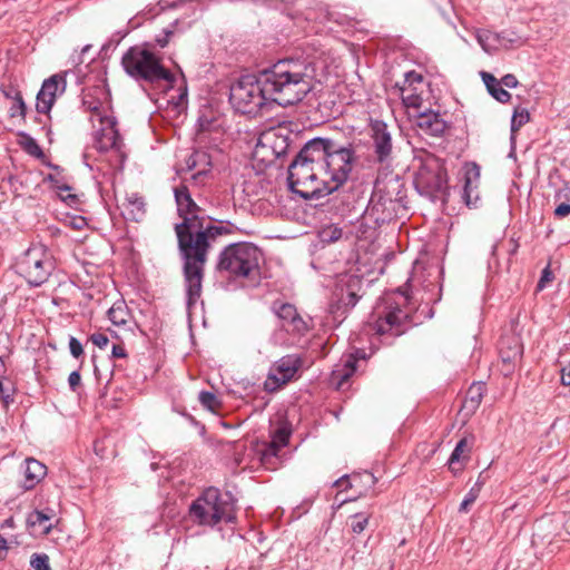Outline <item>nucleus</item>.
Listing matches in <instances>:
<instances>
[{"mask_svg":"<svg viewBox=\"0 0 570 570\" xmlns=\"http://www.w3.org/2000/svg\"><path fill=\"white\" fill-rule=\"evenodd\" d=\"M311 58H286L258 75L242 76L232 87L229 100L242 114H256L269 100L282 107L302 101L316 83Z\"/></svg>","mask_w":570,"mask_h":570,"instance_id":"1","label":"nucleus"},{"mask_svg":"<svg viewBox=\"0 0 570 570\" xmlns=\"http://www.w3.org/2000/svg\"><path fill=\"white\" fill-rule=\"evenodd\" d=\"M236 229L230 222H222L219 225L203 224L193 238L188 236V243L181 253L188 307L200 297L204 267L213 242L219 235L234 234Z\"/></svg>","mask_w":570,"mask_h":570,"instance_id":"2","label":"nucleus"},{"mask_svg":"<svg viewBox=\"0 0 570 570\" xmlns=\"http://www.w3.org/2000/svg\"><path fill=\"white\" fill-rule=\"evenodd\" d=\"M121 65L127 75L137 81L150 85L164 82L166 87L175 82V76L163 66L161 59L146 48L130 47L122 56Z\"/></svg>","mask_w":570,"mask_h":570,"instance_id":"3","label":"nucleus"},{"mask_svg":"<svg viewBox=\"0 0 570 570\" xmlns=\"http://www.w3.org/2000/svg\"><path fill=\"white\" fill-rule=\"evenodd\" d=\"M261 261L262 252L253 243H233L219 253L216 269L229 278H249L257 274Z\"/></svg>","mask_w":570,"mask_h":570,"instance_id":"4","label":"nucleus"},{"mask_svg":"<svg viewBox=\"0 0 570 570\" xmlns=\"http://www.w3.org/2000/svg\"><path fill=\"white\" fill-rule=\"evenodd\" d=\"M191 519L202 525L214 527L220 521L234 522V503L229 498L224 499L216 488H209L196 499L190 508Z\"/></svg>","mask_w":570,"mask_h":570,"instance_id":"5","label":"nucleus"},{"mask_svg":"<svg viewBox=\"0 0 570 570\" xmlns=\"http://www.w3.org/2000/svg\"><path fill=\"white\" fill-rule=\"evenodd\" d=\"M288 186L304 199H318L325 193L327 183L322 171L296 156L288 167Z\"/></svg>","mask_w":570,"mask_h":570,"instance_id":"6","label":"nucleus"},{"mask_svg":"<svg viewBox=\"0 0 570 570\" xmlns=\"http://www.w3.org/2000/svg\"><path fill=\"white\" fill-rule=\"evenodd\" d=\"M174 195L177 213L183 218L181 223L175 225L179 250L183 253L188 243V236L193 238L203 225L204 217L200 215L204 210L191 198L190 191L185 184L175 187Z\"/></svg>","mask_w":570,"mask_h":570,"instance_id":"7","label":"nucleus"},{"mask_svg":"<svg viewBox=\"0 0 570 570\" xmlns=\"http://www.w3.org/2000/svg\"><path fill=\"white\" fill-rule=\"evenodd\" d=\"M414 185L421 195L431 198L444 196L448 190V177L442 160L432 154H424L420 158Z\"/></svg>","mask_w":570,"mask_h":570,"instance_id":"8","label":"nucleus"},{"mask_svg":"<svg viewBox=\"0 0 570 570\" xmlns=\"http://www.w3.org/2000/svg\"><path fill=\"white\" fill-rule=\"evenodd\" d=\"M17 267L30 286L38 287L48 281L55 262L43 245H32L20 257Z\"/></svg>","mask_w":570,"mask_h":570,"instance_id":"9","label":"nucleus"},{"mask_svg":"<svg viewBox=\"0 0 570 570\" xmlns=\"http://www.w3.org/2000/svg\"><path fill=\"white\" fill-rule=\"evenodd\" d=\"M355 161L354 149L342 147L334 141V148L328 153L326 163L323 164V176L327 183L325 193L337 190L348 178Z\"/></svg>","mask_w":570,"mask_h":570,"instance_id":"10","label":"nucleus"},{"mask_svg":"<svg viewBox=\"0 0 570 570\" xmlns=\"http://www.w3.org/2000/svg\"><path fill=\"white\" fill-rule=\"evenodd\" d=\"M278 318L281 327L291 334L304 335L308 331L307 322L298 313L295 305L282 301H275L271 307Z\"/></svg>","mask_w":570,"mask_h":570,"instance_id":"11","label":"nucleus"},{"mask_svg":"<svg viewBox=\"0 0 570 570\" xmlns=\"http://www.w3.org/2000/svg\"><path fill=\"white\" fill-rule=\"evenodd\" d=\"M301 364V358L296 355H286L279 358L269 371L265 381V389L275 391L289 382L297 373Z\"/></svg>","mask_w":570,"mask_h":570,"instance_id":"12","label":"nucleus"},{"mask_svg":"<svg viewBox=\"0 0 570 570\" xmlns=\"http://www.w3.org/2000/svg\"><path fill=\"white\" fill-rule=\"evenodd\" d=\"M99 121L101 128L96 132L95 148L101 153L109 150L120 153L124 144L117 128L116 119L106 115L101 117Z\"/></svg>","mask_w":570,"mask_h":570,"instance_id":"13","label":"nucleus"},{"mask_svg":"<svg viewBox=\"0 0 570 570\" xmlns=\"http://www.w3.org/2000/svg\"><path fill=\"white\" fill-rule=\"evenodd\" d=\"M66 87V78L60 73H56L46 79L37 95V111L40 114H48L51 110L57 97L65 92Z\"/></svg>","mask_w":570,"mask_h":570,"instance_id":"14","label":"nucleus"},{"mask_svg":"<svg viewBox=\"0 0 570 570\" xmlns=\"http://www.w3.org/2000/svg\"><path fill=\"white\" fill-rule=\"evenodd\" d=\"M374 154L380 163L392 158L393 139L389 126L382 120H372L370 124Z\"/></svg>","mask_w":570,"mask_h":570,"instance_id":"15","label":"nucleus"},{"mask_svg":"<svg viewBox=\"0 0 570 570\" xmlns=\"http://www.w3.org/2000/svg\"><path fill=\"white\" fill-rule=\"evenodd\" d=\"M292 434L291 428L287 423H282L273 433L272 440L268 443H263L257 449L261 462L271 468L274 464L273 460L278 458L279 451L288 444Z\"/></svg>","mask_w":570,"mask_h":570,"instance_id":"16","label":"nucleus"},{"mask_svg":"<svg viewBox=\"0 0 570 570\" xmlns=\"http://www.w3.org/2000/svg\"><path fill=\"white\" fill-rule=\"evenodd\" d=\"M334 148V140L316 137L305 144L298 153V157L309 165L323 171V164L326 163L328 153Z\"/></svg>","mask_w":570,"mask_h":570,"instance_id":"17","label":"nucleus"},{"mask_svg":"<svg viewBox=\"0 0 570 570\" xmlns=\"http://www.w3.org/2000/svg\"><path fill=\"white\" fill-rule=\"evenodd\" d=\"M277 134L274 130L263 132L255 146L253 156L255 159L261 160L265 164H272L277 158L283 156L287 149L286 139H281L279 149H275L274 144L277 141Z\"/></svg>","mask_w":570,"mask_h":570,"instance_id":"18","label":"nucleus"},{"mask_svg":"<svg viewBox=\"0 0 570 570\" xmlns=\"http://www.w3.org/2000/svg\"><path fill=\"white\" fill-rule=\"evenodd\" d=\"M406 317V313L400 307L389 306L385 311L379 313L373 328L379 335L400 336L404 332L403 323Z\"/></svg>","mask_w":570,"mask_h":570,"instance_id":"19","label":"nucleus"},{"mask_svg":"<svg viewBox=\"0 0 570 570\" xmlns=\"http://www.w3.org/2000/svg\"><path fill=\"white\" fill-rule=\"evenodd\" d=\"M366 213L375 223H385L394 216L395 202L391 197L383 196L381 190H375L370 199Z\"/></svg>","mask_w":570,"mask_h":570,"instance_id":"20","label":"nucleus"},{"mask_svg":"<svg viewBox=\"0 0 570 570\" xmlns=\"http://www.w3.org/2000/svg\"><path fill=\"white\" fill-rule=\"evenodd\" d=\"M499 354L504 364L509 366L508 371L522 356V344L518 336H504L499 342Z\"/></svg>","mask_w":570,"mask_h":570,"instance_id":"21","label":"nucleus"},{"mask_svg":"<svg viewBox=\"0 0 570 570\" xmlns=\"http://www.w3.org/2000/svg\"><path fill=\"white\" fill-rule=\"evenodd\" d=\"M416 126L422 132L429 136L439 137L446 129V122L442 119L439 112L429 110L417 115Z\"/></svg>","mask_w":570,"mask_h":570,"instance_id":"22","label":"nucleus"},{"mask_svg":"<svg viewBox=\"0 0 570 570\" xmlns=\"http://www.w3.org/2000/svg\"><path fill=\"white\" fill-rule=\"evenodd\" d=\"M480 178V168L476 164H472L465 173L464 187L462 198L466 206L471 207L476 204L479 196L475 194L478 181Z\"/></svg>","mask_w":570,"mask_h":570,"instance_id":"23","label":"nucleus"},{"mask_svg":"<svg viewBox=\"0 0 570 570\" xmlns=\"http://www.w3.org/2000/svg\"><path fill=\"white\" fill-rule=\"evenodd\" d=\"M24 481L23 487L27 490L33 489L47 474V468L40 461L28 458L24 460Z\"/></svg>","mask_w":570,"mask_h":570,"instance_id":"24","label":"nucleus"},{"mask_svg":"<svg viewBox=\"0 0 570 570\" xmlns=\"http://www.w3.org/2000/svg\"><path fill=\"white\" fill-rule=\"evenodd\" d=\"M53 510H35L27 518L28 527L37 533L47 534L52 529Z\"/></svg>","mask_w":570,"mask_h":570,"instance_id":"25","label":"nucleus"},{"mask_svg":"<svg viewBox=\"0 0 570 570\" xmlns=\"http://www.w3.org/2000/svg\"><path fill=\"white\" fill-rule=\"evenodd\" d=\"M470 452L471 446L469 445L466 438L461 439L450 455L448 461L449 469L454 473L461 471L463 463L470 458Z\"/></svg>","mask_w":570,"mask_h":570,"instance_id":"26","label":"nucleus"},{"mask_svg":"<svg viewBox=\"0 0 570 570\" xmlns=\"http://www.w3.org/2000/svg\"><path fill=\"white\" fill-rule=\"evenodd\" d=\"M124 215L131 220L139 222L145 215V203L141 197L132 195L122 204Z\"/></svg>","mask_w":570,"mask_h":570,"instance_id":"27","label":"nucleus"},{"mask_svg":"<svg viewBox=\"0 0 570 570\" xmlns=\"http://www.w3.org/2000/svg\"><path fill=\"white\" fill-rule=\"evenodd\" d=\"M484 393V386L481 383H474L468 390L466 396L462 403V410L466 413H473L480 406Z\"/></svg>","mask_w":570,"mask_h":570,"instance_id":"28","label":"nucleus"},{"mask_svg":"<svg viewBox=\"0 0 570 570\" xmlns=\"http://www.w3.org/2000/svg\"><path fill=\"white\" fill-rule=\"evenodd\" d=\"M475 37L479 45L488 53H492L501 49L498 32H492L490 30H478Z\"/></svg>","mask_w":570,"mask_h":570,"instance_id":"29","label":"nucleus"},{"mask_svg":"<svg viewBox=\"0 0 570 570\" xmlns=\"http://www.w3.org/2000/svg\"><path fill=\"white\" fill-rule=\"evenodd\" d=\"M97 96H106V92L102 88H95L94 94L88 91L83 95L82 104L83 106L90 110L95 116L99 119L102 116L104 102Z\"/></svg>","mask_w":570,"mask_h":570,"instance_id":"30","label":"nucleus"},{"mask_svg":"<svg viewBox=\"0 0 570 570\" xmlns=\"http://www.w3.org/2000/svg\"><path fill=\"white\" fill-rule=\"evenodd\" d=\"M109 321L115 325H125L127 323L128 312L122 302L115 303L107 312Z\"/></svg>","mask_w":570,"mask_h":570,"instance_id":"31","label":"nucleus"},{"mask_svg":"<svg viewBox=\"0 0 570 570\" xmlns=\"http://www.w3.org/2000/svg\"><path fill=\"white\" fill-rule=\"evenodd\" d=\"M343 235V230L335 224H328L322 227L318 232V238L324 244H332L337 242Z\"/></svg>","mask_w":570,"mask_h":570,"instance_id":"32","label":"nucleus"},{"mask_svg":"<svg viewBox=\"0 0 570 570\" xmlns=\"http://www.w3.org/2000/svg\"><path fill=\"white\" fill-rule=\"evenodd\" d=\"M357 479H361L364 483L370 485H374L376 481L375 476L372 473L365 472L360 476H354L352 481L348 479L347 475H344L336 480L333 485L336 488H341L343 490H347L353 487V482L357 481Z\"/></svg>","mask_w":570,"mask_h":570,"instance_id":"33","label":"nucleus"},{"mask_svg":"<svg viewBox=\"0 0 570 570\" xmlns=\"http://www.w3.org/2000/svg\"><path fill=\"white\" fill-rule=\"evenodd\" d=\"M370 514L360 512L348 518V525L353 533H362L368 524Z\"/></svg>","mask_w":570,"mask_h":570,"instance_id":"34","label":"nucleus"},{"mask_svg":"<svg viewBox=\"0 0 570 570\" xmlns=\"http://www.w3.org/2000/svg\"><path fill=\"white\" fill-rule=\"evenodd\" d=\"M501 49H512L522 45V39L513 31L499 32Z\"/></svg>","mask_w":570,"mask_h":570,"instance_id":"35","label":"nucleus"},{"mask_svg":"<svg viewBox=\"0 0 570 570\" xmlns=\"http://www.w3.org/2000/svg\"><path fill=\"white\" fill-rule=\"evenodd\" d=\"M14 386L7 377H0V399L4 405L13 402Z\"/></svg>","mask_w":570,"mask_h":570,"instance_id":"36","label":"nucleus"},{"mask_svg":"<svg viewBox=\"0 0 570 570\" xmlns=\"http://www.w3.org/2000/svg\"><path fill=\"white\" fill-rule=\"evenodd\" d=\"M355 363H356V360L352 355H350L347 357V360L345 361L344 368L342 371L341 370L334 371V375L340 377L338 385H342L344 382H346L350 379V376L353 375V373L355 372Z\"/></svg>","mask_w":570,"mask_h":570,"instance_id":"37","label":"nucleus"},{"mask_svg":"<svg viewBox=\"0 0 570 570\" xmlns=\"http://www.w3.org/2000/svg\"><path fill=\"white\" fill-rule=\"evenodd\" d=\"M530 120V114L524 108H517L511 119V131H518L523 125Z\"/></svg>","mask_w":570,"mask_h":570,"instance_id":"38","label":"nucleus"},{"mask_svg":"<svg viewBox=\"0 0 570 570\" xmlns=\"http://www.w3.org/2000/svg\"><path fill=\"white\" fill-rule=\"evenodd\" d=\"M481 491V484L475 483L466 493L459 507L460 512H468L469 508L475 502Z\"/></svg>","mask_w":570,"mask_h":570,"instance_id":"39","label":"nucleus"},{"mask_svg":"<svg viewBox=\"0 0 570 570\" xmlns=\"http://www.w3.org/2000/svg\"><path fill=\"white\" fill-rule=\"evenodd\" d=\"M23 141H22V148L26 153H28L29 155L36 157V158H41L43 157V151L41 149V147L39 146V144L36 141V139H33L32 137L28 136V135H23Z\"/></svg>","mask_w":570,"mask_h":570,"instance_id":"40","label":"nucleus"},{"mask_svg":"<svg viewBox=\"0 0 570 570\" xmlns=\"http://www.w3.org/2000/svg\"><path fill=\"white\" fill-rule=\"evenodd\" d=\"M502 86L501 80H498L497 86H492L488 91L498 101L508 102L511 99V95Z\"/></svg>","mask_w":570,"mask_h":570,"instance_id":"41","label":"nucleus"},{"mask_svg":"<svg viewBox=\"0 0 570 570\" xmlns=\"http://www.w3.org/2000/svg\"><path fill=\"white\" fill-rule=\"evenodd\" d=\"M9 115L12 118H14V117L24 118V116H26V105H24V101H23L22 96L20 94L16 95L14 104L11 106V108L9 110Z\"/></svg>","mask_w":570,"mask_h":570,"instance_id":"42","label":"nucleus"},{"mask_svg":"<svg viewBox=\"0 0 570 570\" xmlns=\"http://www.w3.org/2000/svg\"><path fill=\"white\" fill-rule=\"evenodd\" d=\"M199 401L202 405L208 410H214L219 404L216 395L208 391L199 393Z\"/></svg>","mask_w":570,"mask_h":570,"instance_id":"43","label":"nucleus"},{"mask_svg":"<svg viewBox=\"0 0 570 570\" xmlns=\"http://www.w3.org/2000/svg\"><path fill=\"white\" fill-rule=\"evenodd\" d=\"M60 193V198L66 202L68 205H75L78 202V197L75 194H70L71 187L69 185L62 184L57 185L56 187Z\"/></svg>","mask_w":570,"mask_h":570,"instance_id":"44","label":"nucleus"},{"mask_svg":"<svg viewBox=\"0 0 570 570\" xmlns=\"http://www.w3.org/2000/svg\"><path fill=\"white\" fill-rule=\"evenodd\" d=\"M31 566L35 570H50L49 558L47 554H33Z\"/></svg>","mask_w":570,"mask_h":570,"instance_id":"45","label":"nucleus"},{"mask_svg":"<svg viewBox=\"0 0 570 570\" xmlns=\"http://www.w3.org/2000/svg\"><path fill=\"white\" fill-rule=\"evenodd\" d=\"M69 350L71 355L76 358L83 353L82 344L76 337H70Z\"/></svg>","mask_w":570,"mask_h":570,"instance_id":"46","label":"nucleus"},{"mask_svg":"<svg viewBox=\"0 0 570 570\" xmlns=\"http://www.w3.org/2000/svg\"><path fill=\"white\" fill-rule=\"evenodd\" d=\"M406 89L402 88V100L407 107H417L419 106V96L414 94H406Z\"/></svg>","mask_w":570,"mask_h":570,"instance_id":"47","label":"nucleus"},{"mask_svg":"<svg viewBox=\"0 0 570 570\" xmlns=\"http://www.w3.org/2000/svg\"><path fill=\"white\" fill-rule=\"evenodd\" d=\"M68 384L72 392H77L78 387L81 384V376L78 371H73L69 374Z\"/></svg>","mask_w":570,"mask_h":570,"instance_id":"48","label":"nucleus"},{"mask_svg":"<svg viewBox=\"0 0 570 570\" xmlns=\"http://www.w3.org/2000/svg\"><path fill=\"white\" fill-rule=\"evenodd\" d=\"M90 341L96 346H98L100 348H104L105 346H107V344L109 342V338L107 337V335H105L102 333H94L90 336Z\"/></svg>","mask_w":570,"mask_h":570,"instance_id":"49","label":"nucleus"},{"mask_svg":"<svg viewBox=\"0 0 570 570\" xmlns=\"http://www.w3.org/2000/svg\"><path fill=\"white\" fill-rule=\"evenodd\" d=\"M553 278L552 272L549 269V267H546L542 271L541 277L538 282V289L541 291L546 287L548 283H550Z\"/></svg>","mask_w":570,"mask_h":570,"instance_id":"50","label":"nucleus"},{"mask_svg":"<svg viewBox=\"0 0 570 570\" xmlns=\"http://www.w3.org/2000/svg\"><path fill=\"white\" fill-rule=\"evenodd\" d=\"M501 82L504 87L515 88L519 85L518 79L512 73H507L501 78Z\"/></svg>","mask_w":570,"mask_h":570,"instance_id":"51","label":"nucleus"},{"mask_svg":"<svg viewBox=\"0 0 570 570\" xmlns=\"http://www.w3.org/2000/svg\"><path fill=\"white\" fill-rule=\"evenodd\" d=\"M570 214V204L561 203L554 209V215L557 217H566Z\"/></svg>","mask_w":570,"mask_h":570,"instance_id":"52","label":"nucleus"},{"mask_svg":"<svg viewBox=\"0 0 570 570\" xmlns=\"http://www.w3.org/2000/svg\"><path fill=\"white\" fill-rule=\"evenodd\" d=\"M481 77H482V80H483L487 89L491 88L492 86H497L498 79L493 75H491L487 71H482Z\"/></svg>","mask_w":570,"mask_h":570,"instance_id":"53","label":"nucleus"},{"mask_svg":"<svg viewBox=\"0 0 570 570\" xmlns=\"http://www.w3.org/2000/svg\"><path fill=\"white\" fill-rule=\"evenodd\" d=\"M205 157V154L204 153H199V151H196L194 153L189 159L187 160V167L188 169H193L196 167V164L198 161L199 158H204Z\"/></svg>","mask_w":570,"mask_h":570,"instance_id":"54","label":"nucleus"},{"mask_svg":"<svg viewBox=\"0 0 570 570\" xmlns=\"http://www.w3.org/2000/svg\"><path fill=\"white\" fill-rule=\"evenodd\" d=\"M114 357L122 358L127 356L126 350L122 345L115 344L111 350Z\"/></svg>","mask_w":570,"mask_h":570,"instance_id":"55","label":"nucleus"},{"mask_svg":"<svg viewBox=\"0 0 570 570\" xmlns=\"http://www.w3.org/2000/svg\"><path fill=\"white\" fill-rule=\"evenodd\" d=\"M173 35V31L171 30H166L165 31V36L163 38H157L156 41L157 43L164 48L167 46L168 41H169V37Z\"/></svg>","mask_w":570,"mask_h":570,"instance_id":"56","label":"nucleus"},{"mask_svg":"<svg viewBox=\"0 0 570 570\" xmlns=\"http://www.w3.org/2000/svg\"><path fill=\"white\" fill-rule=\"evenodd\" d=\"M406 81L409 82H421L422 81V76L421 75H417L415 72H409L406 75Z\"/></svg>","mask_w":570,"mask_h":570,"instance_id":"57","label":"nucleus"},{"mask_svg":"<svg viewBox=\"0 0 570 570\" xmlns=\"http://www.w3.org/2000/svg\"><path fill=\"white\" fill-rule=\"evenodd\" d=\"M159 6H160V9L161 10H165V9H169V8H175L177 6L176 2H168V1H159Z\"/></svg>","mask_w":570,"mask_h":570,"instance_id":"58","label":"nucleus"},{"mask_svg":"<svg viewBox=\"0 0 570 570\" xmlns=\"http://www.w3.org/2000/svg\"><path fill=\"white\" fill-rule=\"evenodd\" d=\"M206 173H207V171H206L205 169H200V170H198L196 174H194V175L191 176V179L197 181L198 179H200L202 177H204V176L206 175Z\"/></svg>","mask_w":570,"mask_h":570,"instance_id":"59","label":"nucleus"},{"mask_svg":"<svg viewBox=\"0 0 570 570\" xmlns=\"http://www.w3.org/2000/svg\"><path fill=\"white\" fill-rule=\"evenodd\" d=\"M6 372V363L4 358L0 356V377H4L3 374Z\"/></svg>","mask_w":570,"mask_h":570,"instance_id":"60","label":"nucleus"},{"mask_svg":"<svg viewBox=\"0 0 570 570\" xmlns=\"http://www.w3.org/2000/svg\"><path fill=\"white\" fill-rule=\"evenodd\" d=\"M94 372H95V376H96V379H97L98 381H100V380H101V377H102V374H101V372H100L99 367H98L96 364H95Z\"/></svg>","mask_w":570,"mask_h":570,"instance_id":"61","label":"nucleus"},{"mask_svg":"<svg viewBox=\"0 0 570 570\" xmlns=\"http://www.w3.org/2000/svg\"><path fill=\"white\" fill-rule=\"evenodd\" d=\"M47 179L51 181L55 185V187L59 185V180L53 175H49Z\"/></svg>","mask_w":570,"mask_h":570,"instance_id":"62","label":"nucleus"},{"mask_svg":"<svg viewBox=\"0 0 570 570\" xmlns=\"http://www.w3.org/2000/svg\"><path fill=\"white\" fill-rule=\"evenodd\" d=\"M277 138H278L277 141L274 144L275 149H279V147H281V139H286L285 137H281L278 135H277Z\"/></svg>","mask_w":570,"mask_h":570,"instance_id":"63","label":"nucleus"},{"mask_svg":"<svg viewBox=\"0 0 570 570\" xmlns=\"http://www.w3.org/2000/svg\"><path fill=\"white\" fill-rule=\"evenodd\" d=\"M0 549H6V540L0 538Z\"/></svg>","mask_w":570,"mask_h":570,"instance_id":"64","label":"nucleus"}]
</instances>
